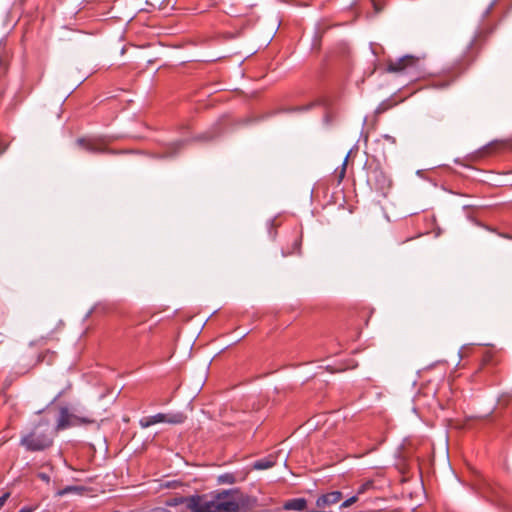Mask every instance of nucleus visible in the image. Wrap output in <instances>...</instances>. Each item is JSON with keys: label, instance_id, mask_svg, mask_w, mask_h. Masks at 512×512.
<instances>
[{"label": "nucleus", "instance_id": "obj_5", "mask_svg": "<svg viewBox=\"0 0 512 512\" xmlns=\"http://www.w3.org/2000/svg\"><path fill=\"white\" fill-rule=\"evenodd\" d=\"M185 418V415L182 413H158L153 416L141 418L139 424L142 428H148L158 423L181 424L184 422Z\"/></svg>", "mask_w": 512, "mask_h": 512}, {"label": "nucleus", "instance_id": "obj_13", "mask_svg": "<svg viewBox=\"0 0 512 512\" xmlns=\"http://www.w3.org/2000/svg\"><path fill=\"white\" fill-rule=\"evenodd\" d=\"M321 103L322 102L320 100H316V101L310 102L308 105L296 107L293 110L294 111H306V110L311 109L317 105H320Z\"/></svg>", "mask_w": 512, "mask_h": 512}, {"label": "nucleus", "instance_id": "obj_18", "mask_svg": "<svg viewBox=\"0 0 512 512\" xmlns=\"http://www.w3.org/2000/svg\"><path fill=\"white\" fill-rule=\"evenodd\" d=\"M345 170H346V161L343 163L342 170L340 173V179H342L344 177Z\"/></svg>", "mask_w": 512, "mask_h": 512}, {"label": "nucleus", "instance_id": "obj_16", "mask_svg": "<svg viewBox=\"0 0 512 512\" xmlns=\"http://www.w3.org/2000/svg\"><path fill=\"white\" fill-rule=\"evenodd\" d=\"M8 498H9V493H6L0 497V508L3 507V505L6 503Z\"/></svg>", "mask_w": 512, "mask_h": 512}, {"label": "nucleus", "instance_id": "obj_14", "mask_svg": "<svg viewBox=\"0 0 512 512\" xmlns=\"http://www.w3.org/2000/svg\"><path fill=\"white\" fill-rule=\"evenodd\" d=\"M358 500V497L357 496H353V497H350L348 498L347 500H345L342 504H341V508H348L350 507L351 505H353L354 503H356Z\"/></svg>", "mask_w": 512, "mask_h": 512}, {"label": "nucleus", "instance_id": "obj_4", "mask_svg": "<svg viewBox=\"0 0 512 512\" xmlns=\"http://www.w3.org/2000/svg\"><path fill=\"white\" fill-rule=\"evenodd\" d=\"M20 443L28 451H42L52 445L53 438L46 433L38 431V427H36L30 433L22 436Z\"/></svg>", "mask_w": 512, "mask_h": 512}, {"label": "nucleus", "instance_id": "obj_7", "mask_svg": "<svg viewBox=\"0 0 512 512\" xmlns=\"http://www.w3.org/2000/svg\"><path fill=\"white\" fill-rule=\"evenodd\" d=\"M307 507V501L304 498H295L284 504L286 510L303 511Z\"/></svg>", "mask_w": 512, "mask_h": 512}, {"label": "nucleus", "instance_id": "obj_10", "mask_svg": "<svg viewBox=\"0 0 512 512\" xmlns=\"http://www.w3.org/2000/svg\"><path fill=\"white\" fill-rule=\"evenodd\" d=\"M336 119V114L327 108H325V116H324V124L325 125H334Z\"/></svg>", "mask_w": 512, "mask_h": 512}, {"label": "nucleus", "instance_id": "obj_9", "mask_svg": "<svg viewBox=\"0 0 512 512\" xmlns=\"http://www.w3.org/2000/svg\"><path fill=\"white\" fill-rule=\"evenodd\" d=\"M274 465V462L271 460H259L254 463V469L263 470L271 468Z\"/></svg>", "mask_w": 512, "mask_h": 512}, {"label": "nucleus", "instance_id": "obj_17", "mask_svg": "<svg viewBox=\"0 0 512 512\" xmlns=\"http://www.w3.org/2000/svg\"><path fill=\"white\" fill-rule=\"evenodd\" d=\"M369 486H371V484H370V483H367V484H365V485H362V486L360 487L359 491H358V494L363 493V492H364V491H365Z\"/></svg>", "mask_w": 512, "mask_h": 512}, {"label": "nucleus", "instance_id": "obj_19", "mask_svg": "<svg viewBox=\"0 0 512 512\" xmlns=\"http://www.w3.org/2000/svg\"><path fill=\"white\" fill-rule=\"evenodd\" d=\"M33 508L23 507L18 512H32Z\"/></svg>", "mask_w": 512, "mask_h": 512}, {"label": "nucleus", "instance_id": "obj_12", "mask_svg": "<svg viewBox=\"0 0 512 512\" xmlns=\"http://www.w3.org/2000/svg\"><path fill=\"white\" fill-rule=\"evenodd\" d=\"M235 477L233 474H223L219 476V482L225 483V484H234L235 483Z\"/></svg>", "mask_w": 512, "mask_h": 512}, {"label": "nucleus", "instance_id": "obj_8", "mask_svg": "<svg viewBox=\"0 0 512 512\" xmlns=\"http://www.w3.org/2000/svg\"><path fill=\"white\" fill-rule=\"evenodd\" d=\"M84 489L82 487H78V486H68V487H65L64 489H61L57 492V495L58 496H64L68 493H81Z\"/></svg>", "mask_w": 512, "mask_h": 512}, {"label": "nucleus", "instance_id": "obj_3", "mask_svg": "<svg viewBox=\"0 0 512 512\" xmlns=\"http://www.w3.org/2000/svg\"><path fill=\"white\" fill-rule=\"evenodd\" d=\"M93 423H95V419L92 416L72 412L67 407H61L57 419L56 431Z\"/></svg>", "mask_w": 512, "mask_h": 512}, {"label": "nucleus", "instance_id": "obj_15", "mask_svg": "<svg viewBox=\"0 0 512 512\" xmlns=\"http://www.w3.org/2000/svg\"><path fill=\"white\" fill-rule=\"evenodd\" d=\"M242 124H246V125L250 124V125H252V124H256V123H255L254 120L248 119V120H245V122H241V123H230L229 122V123H225L224 125L225 126H234V125H242Z\"/></svg>", "mask_w": 512, "mask_h": 512}, {"label": "nucleus", "instance_id": "obj_6", "mask_svg": "<svg viewBox=\"0 0 512 512\" xmlns=\"http://www.w3.org/2000/svg\"><path fill=\"white\" fill-rule=\"evenodd\" d=\"M342 499V493L339 491H333L327 494H323L316 500V506L319 508L330 507L338 503Z\"/></svg>", "mask_w": 512, "mask_h": 512}, {"label": "nucleus", "instance_id": "obj_1", "mask_svg": "<svg viewBox=\"0 0 512 512\" xmlns=\"http://www.w3.org/2000/svg\"><path fill=\"white\" fill-rule=\"evenodd\" d=\"M254 502L238 489H229L209 497H193L188 507L191 512H245Z\"/></svg>", "mask_w": 512, "mask_h": 512}, {"label": "nucleus", "instance_id": "obj_11", "mask_svg": "<svg viewBox=\"0 0 512 512\" xmlns=\"http://www.w3.org/2000/svg\"><path fill=\"white\" fill-rule=\"evenodd\" d=\"M453 81H454V79L434 80L432 83V86L435 88H438V89H444V88L448 87Z\"/></svg>", "mask_w": 512, "mask_h": 512}, {"label": "nucleus", "instance_id": "obj_2", "mask_svg": "<svg viewBox=\"0 0 512 512\" xmlns=\"http://www.w3.org/2000/svg\"><path fill=\"white\" fill-rule=\"evenodd\" d=\"M387 70L391 73L408 75L411 79H416L421 74V60L412 55H405L395 60H389Z\"/></svg>", "mask_w": 512, "mask_h": 512}]
</instances>
